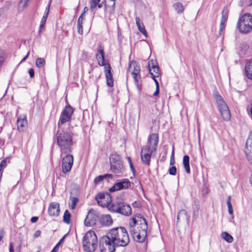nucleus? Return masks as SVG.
<instances>
[{
  "mask_svg": "<svg viewBox=\"0 0 252 252\" xmlns=\"http://www.w3.org/2000/svg\"><path fill=\"white\" fill-rule=\"evenodd\" d=\"M136 222V223H135V225L138 226V229L139 230H141L142 229L141 228V222L142 223V221H137Z\"/></svg>",
  "mask_w": 252,
  "mask_h": 252,
  "instance_id": "obj_56",
  "label": "nucleus"
},
{
  "mask_svg": "<svg viewBox=\"0 0 252 252\" xmlns=\"http://www.w3.org/2000/svg\"><path fill=\"white\" fill-rule=\"evenodd\" d=\"M126 158H127V161L129 164V166H130L131 170L132 171V172L133 173H134L135 169H134V166L133 165V164H132V161H131L130 158L129 157H127Z\"/></svg>",
  "mask_w": 252,
  "mask_h": 252,
  "instance_id": "obj_43",
  "label": "nucleus"
},
{
  "mask_svg": "<svg viewBox=\"0 0 252 252\" xmlns=\"http://www.w3.org/2000/svg\"><path fill=\"white\" fill-rule=\"evenodd\" d=\"M214 97L221 117L224 121H227L230 119V113L228 106L221 95L218 93L214 94Z\"/></svg>",
  "mask_w": 252,
  "mask_h": 252,
  "instance_id": "obj_6",
  "label": "nucleus"
},
{
  "mask_svg": "<svg viewBox=\"0 0 252 252\" xmlns=\"http://www.w3.org/2000/svg\"><path fill=\"white\" fill-rule=\"evenodd\" d=\"M38 220V217H33L31 218V221L32 223L36 222Z\"/></svg>",
  "mask_w": 252,
  "mask_h": 252,
  "instance_id": "obj_53",
  "label": "nucleus"
},
{
  "mask_svg": "<svg viewBox=\"0 0 252 252\" xmlns=\"http://www.w3.org/2000/svg\"><path fill=\"white\" fill-rule=\"evenodd\" d=\"M65 237V236H63L60 240V241L58 243V244L56 245V246H57L58 248H59V246L63 243V241L64 240V238Z\"/></svg>",
  "mask_w": 252,
  "mask_h": 252,
  "instance_id": "obj_57",
  "label": "nucleus"
},
{
  "mask_svg": "<svg viewBox=\"0 0 252 252\" xmlns=\"http://www.w3.org/2000/svg\"><path fill=\"white\" fill-rule=\"evenodd\" d=\"M183 164L186 171L187 173L190 172L189 166V157L188 155H185L183 157Z\"/></svg>",
  "mask_w": 252,
  "mask_h": 252,
  "instance_id": "obj_26",
  "label": "nucleus"
},
{
  "mask_svg": "<svg viewBox=\"0 0 252 252\" xmlns=\"http://www.w3.org/2000/svg\"><path fill=\"white\" fill-rule=\"evenodd\" d=\"M98 204L102 207L108 206L111 202V197L108 192H100L95 196Z\"/></svg>",
  "mask_w": 252,
  "mask_h": 252,
  "instance_id": "obj_12",
  "label": "nucleus"
},
{
  "mask_svg": "<svg viewBox=\"0 0 252 252\" xmlns=\"http://www.w3.org/2000/svg\"><path fill=\"white\" fill-rule=\"evenodd\" d=\"M158 142V134L153 133L148 137V143L141 148V159L143 163L150 165L152 154L155 152Z\"/></svg>",
  "mask_w": 252,
  "mask_h": 252,
  "instance_id": "obj_3",
  "label": "nucleus"
},
{
  "mask_svg": "<svg viewBox=\"0 0 252 252\" xmlns=\"http://www.w3.org/2000/svg\"><path fill=\"white\" fill-rule=\"evenodd\" d=\"M159 92V87H156V90L155 92L154 93V96H157L158 95Z\"/></svg>",
  "mask_w": 252,
  "mask_h": 252,
  "instance_id": "obj_54",
  "label": "nucleus"
},
{
  "mask_svg": "<svg viewBox=\"0 0 252 252\" xmlns=\"http://www.w3.org/2000/svg\"><path fill=\"white\" fill-rule=\"evenodd\" d=\"M41 234V231L39 230H36L34 234H33V237L34 238H37L38 236H39Z\"/></svg>",
  "mask_w": 252,
  "mask_h": 252,
  "instance_id": "obj_50",
  "label": "nucleus"
},
{
  "mask_svg": "<svg viewBox=\"0 0 252 252\" xmlns=\"http://www.w3.org/2000/svg\"><path fill=\"white\" fill-rule=\"evenodd\" d=\"M45 61L43 58H38L35 61L36 66L38 68L44 66Z\"/></svg>",
  "mask_w": 252,
  "mask_h": 252,
  "instance_id": "obj_32",
  "label": "nucleus"
},
{
  "mask_svg": "<svg viewBox=\"0 0 252 252\" xmlns=\"http://www.w3.org/2000/svg\"><path fill=\"white\" fill-rule=\"evenodd\" d=\"M227 18V10L225 11L223 10L222 11V15L221 17L220 24H225V22L226 21Z\"/></svg>",
  "mask_w": 252,
  "mask_h": 252,
  "instance_id": "obj_36",
  "label": "nucleus"
},
{
  "mask_svg": "<svg viewBox=\"0 0 252 252\" xmlns=\"http://www.w3.org/2000/svg\"><path fill=\"white\" fill-rule=\"evenodd\" d=\"M100 0H91V9H94L98 4Z\"/></svg>",
  "mask_w": 252,
  "mask_h": 252,
  "instance_id": "obj_38",
  "label": "nucleus"
},
{
  "mask_svg": "<svg viewBox=\"0 0 252 252\" xmlns=\"http://www.w3.org/2000/svg\"><path fill=\"white\" fill-rule=\"evenodd\" d=\"M174 164H175V160H174V149L173 148L172 152V154H171V158H170V164L171 165H173Z\"/></svg>",
  "mask_w": 252,
  "mask_h": 252,
  "instance_id": "obj_45",
  "label": "nucleus"
},
{
  "mask_svg": "<svg viewBox=\"0 0 252 252\" xmlns=\"http://www.w3.org/2000/svg\"><path fill=\"white\" fill-rule=\"evenodd\" d=\"M63 158L62 159V171L64 173H66L70 171L73 163V157L69 154Z\"/></svg>",
  "mask_w": 252,
  "mask_h": 252,
  "instance_id": "obj_14",
  "label": "nucleus"
},
{
  "mask_svg": "<svg viewBox=\"0 0 252 252\" xmlns=\"http://www.w3.org/2000/svg\"><path fill=\"white\" fill-rule=\"evenodd\" d=\"M58 251V248L57 246H55L53 250L51 251V252H57Z\"/></svg>",
  "mask_w": 252,
  "mask_h": 252,
  "instance_id": "obj_60",
  "label": "nucleus"
},
{
  "mask_svg": "<svg viewBox=\"0 0 252 252\" xmlns=\"http://www.w3.org/2000/svg\"><path fill=\"white\" fill-rule=\"evenodd\" d=\"M9 250V252H14V245H13V243H10Z\"/></svg>",
  "mask_w": 252,
  "mask_h": 252,
  "instance_id": "obj_52",
  "label": "nucleus"
},
{
  "mask_svg": "<svg viewBox=\"0 0 252 252\" xmlns=\"http://www.w3.org/2000/svg\"><path fill=\"white\" fill-rule=\"evenodd\" d=\"M224 28H225V24L220 23V30H219V34L220 35L221 34V33L223 32V31L224 30Z\"/></svg>",
  "mask_w": 252,
  "mask_h": 252,
  "instance_id": "obj_46",
  "label": "nucleus"
},
{
  "mask_svg": "<svg viewBox=\"0 0 252 252\" xmlns=\"http://www.w3.org/2000/svg\"><path fill=\"white\" fill-rule=\"evenodd\" d=\"M104 248H100V252H114L115 251H111L110 247H104Z\"/></svg>",
  "mask_w": 252,
  "mask_h": 252,
  "instance_id": "obj_44",
  "label": "nucleus"
},
{
  "mask_svg": "<svg viewBox=\"0 0 252 252\" xmlns=\"http://www.w3.org/2000/svg\"><path fill=\"white\" fill-rule=\"evenodd\" d=\"M83 20V16L80 15L77 20V25H82Z\"/></svg>",
  "mask_w": 252,
  "mask_h": 252,
  "instance_id": "obj_49",
  "label": "nucleus"
},
{
  "mask_svg": "<svg viewBox=\"0 0 252 252\" xmlns=\"http://www.w3.org/2000/svg\"><path fill=\"white\" fill-rule=\"evenodd\" d=\"M181 220H186L188 223H189V220L187 212L184 209L180 210L178 213L177 216V223H179Z\"/></svg>",
  "mask_w": 252,
  "mask_h": 252,
  "instance_id": "obj_22",
  "label": "nucleus"
},
{
  "mask_svg": "<svg viewBox=\"0 0 252 252\" xmlns=\"http://www.w3.org/2000/svg\"><path fill=\"white\" fill-rule=\"evenodd\" d=\"M110 169L115 174H122L124 170L123 162L119 155L117 153H112L110 157Z\"/></svg>",
  "mask_w": 252,
  "mask_h": 252,
  "instance_id": "obj_8",
  "label": "nucleus"
},
{
  "mask_svg": "<svg viewBox=\"0 0 252 252\" xmlns=\"http://www.w3.org/2000/svg\"><path fill=\"white\" fill-rule=\"evenodd\" d=\"M78 32L81 34H83V26L82 25H77Z\"/></svg>",
  "mask_w": 252,
  "mask_h": 252,
  "instance_id": "obj_47",
  "label": "nucleus"
},
{
  "mask_svg": "<svg viewBox=\"0 0 252 252\" xmlns=\"http://www.w3.org/2000/svg\"><path fill=\"white\" fill-rule=\"evenodd\" d=\"M88 10V8L87 7H84L83 9V11L82 12L81 15L84 16L85 13Z\"/></svg>",
  "mask_w": 252,
  "mask_h": 252,
  "instance_id": "obj_59",
  "label": "nucleus"
},
{
  "mask_svg": "<svg viewBox=\"0 0 252 252\" xmlns=\"http://www.w3.org/2000/svg\"><path fill=\"white\" fill-rule=\"evenodd\" d=\"M198 210H199V207L198 206V205H196V210L193 213V216H198Z\"/></svg>",
  "mask_w": 252,
  "mask_h": 252,
  "instance_id": "obj_55",
  "label": "nucleus"
},
{
  "mask_svg": "<svg viewBox=\"0 0 252 252\" xmlns=\"http://www.w3.org/2000/svg\"><path fill=\"white\" fill-rule=\"evenodd\" d=\"M29 73L31 78H33L34 76V71L33 69L30 68L29 70Z\"/></svg>",
  "mask_w": 252,
  "mask_h": 252,
  "instance_id": "obj_48",
  "label": "nucleus"
},
{
  "mask_svg": "<svg viewBox=\"0 0 252 252\" xmlns=\"http://www.w3.org/2000/svg\"><path fill=\"white\" fill-rule=\"evenodd\" d=\"M131 186V182L128 179H123L117 180L113 187L110 188L109 190L110 192H114L122 189H126L129 188Z\"/></svg>",
  "mask_w": 252,
  "mask_h": 252,
  "instance_id": "obj_11",
  "label": "nucleus"
},
{
  "mask_svg": "<svg viewBox=\"0 0 252 252\" xmlns=\"http://www.w3.org/2000/svg\"><path fill=\"white\" fill-rule=\"evenodd\" d=\"M221 236L222 238L228 243H231L233 240L232 236L228 232H223Z\"/></svg>",
  "mask_w": 252,
  "mask_h": 252,
  "instance_id": "obj_30",
  "label": "nucleus"
},
{
  "mask_svg": "<svg viewBox=\"0 0 252 252\" xmlns=\"http://www.w3.org/2000/svg\"><path fill=\"white\" fill-rule=\"evenodd\" d=\"M7 158L3 159L0 163V177H1L3 173V169L7 166Z\"/></svg>",
  "mask_w": 252,
  "mask_h": 252,
  "instance_id": "obj_34",
  "label": "nucleus"
},
{
  "mask_svg": "<svg viewBox=\"0 0 252 252\" xmlns=\"http://www.w3.org/2000/svg\"><path fill=\"white\" fill-rule=\"evenodd\" d=\"M73 112V109L70 105L66 106L62 113L58 123L59 126L70 121Z\"/></svg>",
  "mask_w": 252,
  "mask_h": 252,
  "instance_id": "obj_13",
  "label": "nucleus"
},
{
  "mask_svg": "<svg viewBox=\"0 0 252 252\" xmlns=\"http://www.w3.org/2000/svg\"><path fill=\"white\" fill-rule=\"evenodd\" d=\"M136 24L138 27V30L139 32L143 34L146 37H148L147 32L145 29V26L143 23V22L141 21L140 19L136 17L135 18Z\"/></svg>",
  "mask_w": 252,
  "mask_h": 252,
  "instance_id": "obj_23",
  "label": "nucleus"
},
{
  "mask_svg": "<svg viewBox=\"0 0 252 252\" xmlns=\"http://www.w3.org/2000/svg\"><path fill=\"white\" fill-rule=\"evenodd\" d=\"M129 243V237L126 229L117 227L110 229L106 235L99 240V248L110 247L111 251H115L118 247H126Z\"/></svg>",
  "mask_w": 252,
  "mask_h": 252,
  "instance_id": "obj_1",
  "label": "nucleus"
},
{
  "mask_svg": "<svg viewBox=\"0 0 252 252\" xmlns=\"http://www.w3.org/2000/svg\"><path fill=\"white\" fill-rule=\"evenodd\" d=\"M128 70L130 72L134 79L135 84L139 90L140 88L139 81L141 80L140 75V66L135 61H131L128 66Z\"/></svg>",
  "mask_w": 252,
  "mask_h": 252,
  "instance_id": "obj_10",
  "label": "nucleus"
},
{
  "mask_svg": "<svg viewBox=\"0 0 252 252\" xmlns=\"http://www.w3.org/2000/svg\"><path fill=\"white\" fill-rule=\"evenodd\" d=\"M231 196H229L227 198V202H226L227 205L228 207V213L230 215L232 214L233 212L232 206V204L231 203Z\"/></svg>",
  "mask_w": 252,
  "mask_h": 252,
  "instance_id": "obj_35",
  "label": "nucleus"
},
{
  "mask_svg": "<svg viewBox=\"0 0 252 252\" xmlns=\"http://www.w3.org/2000/svg\"><path fill=\"white\" fill-rule=\"evenodd\" d=\"M245 72L247 77L252 80V58L246 63L245 66Z\"/></svg>",
  "mask_w": 252,
  "mask_h": 252,
  "instance_id": "obj_21",
  "label": "nucleus"
},
{
  "mask_svg": "<svg viewBox=\"0 0 252 252\" xmlns=\"http://www.w3.org/2000/svg\"><path fill=\"white\" fill-rule=\"evenodd\" d=\"M155 67H158V63L153 59L150 60L148 62L149 70Z\"/></svg>",
  "mask_w": 252,
  "mask_h": 252,
  "instance_id": "obj_37",
  "label": "nucleus"
},
{
  "mask_svg": "<svg viewBox=\"0 0 252 252\" xmlns=\"http://www.w3.org/2000/svg\"><path fill=\"white\" fill-rule=\"evenodd\" d=\"M71 208L74 209L77 202H78V199L77 197H72L71 199Z\"/></svg>",
  "mask_w": 252,
  "mask_h": 252,
  "instance_id": "obj_41",
  "label": "nucleus"
},
{
  "mask_svg": "<svg viewBox=\"0 0 252 252\" xmlns=\"http://www.w3.org/2000/svg\"><path fill=\"white\" fill-rule=\"evenodd\" d=\"M104 68L107 85L109 87H112L114 85L113 78L111 73V67L110 64L106 63Z\"/></svg>",
  "mask_w": 252,
  "mask_h": 252,
  "instance_id": "obj_18",
  "label": "nucleus"
},
{
  "mask_svg": "<svg viewBox=\"0 0 252 252\" xmlns=\"http://www.w3.org/2000/svg\"><path fill=\"white\" fill-rule=\"evenodd\" d=\"M129 231L137 242L145 241L147 234L148 224L146 219L140 214L135 215L129 222Z\"/></svg>",
  "mask_w": 252,
  "mask_h": 252,
  "instance_id": "obj_2",
  "label": "nucleus"
},
{
  "mask_svg": "<svg viewBox=\"0 0 252 252\" xmlns=\"http://www.w3.org/2000/svg\"><path fill=\"white\" fill-rule=\"evenodd\" d=\"M70 218L71 215L69 212L67 210H65L63 215V221L67 224H69L70 221Z\"/></svg>",
  "mask_w": 252,
  "mask_h": 252,
  "instance_id": "obj_33",
  "label": "nucleus"
},
{
  "mask_svg": "<svg viewBox=\"0 0 252 252\" xmlns=\"http://www.w3.org/2000/svg\"><path fill=\"white\" fill-rule=\"evenodd\" d=\"M173 6L178 14H181L184 11V6L180 2L175 3Z\"/></svg>",
  "mask_w": 252,
  "mask_h": 252,
  "instance_id": "obj_29",
  "label": "nucleus"
},
{
  "mask_svg": "<svg viewBox=\"0 0 252 252\" xmlns=\"http://www.w3.org/2000/svg\"><path fill=\"white\" fill-rule=\"evenodd\" d=\"M97 216L94 213V210L89 211L85 220L84 223L86 226H92L95 224Z\"/></svg>",
  "mask_w": 252,
  "mask_h": 252,
  "instance_id": "obj_17",
  "label": "nucleus"
},
{
  "mask_svg": "<svg viewBox=\"0 0 252 252\" xmlns=\"http://www.w3.org/2000/svg\"><path fill=\"white\" fill-rule=\"evenodd\" d=\"M28 126L27 117L25 115L19 116L17 120V127L18 130L20 132L24 131Z\"/></svg>",
  "mask_w": 252,
  "mask_h": 252,
  "instance_id": "obj_16",
  "label": "nucleus"
},
{
  "mask_svg": "<svg viewBox=\"0 0 252 252\" xmlns=\"http://www.w3.org/2000/svg\"><path fill=\"white\" fill-rule=\"evenodd\" d=\"M5 234V232L3 229H0V241L2 240Z\"/></svg>",
  "mask_w": 252,
  "mask_h": 252,
  "instance_id": "obj_51",
  "label": "nucleus"
},
{
  "mask_svg": "<svg viewBox=\"0 0 252 252\" xmlns=\"http://www.w3.org/2000/svg\"><path fill=\"white\" fill-rule=\"evenodd\" d=\"M109 209L112 212L119 213L126 216L130 215L132 212L130 205L123 202H117L112 203L110 206Z\"/></svg>",
  "mask_w": 252,
  "mask_h": 252,
  "instance_id": "obj_9",
  "label": "nucleus"
},
{
  "mask_svg": "<svg viewBox=\"0 0 252 252\" xmlns=\"http://www.w3.org/2000/svg\"><path fill=\"white\" fill-rule=\"evenodd\" d=\"M250 3L249 5H250V6H251V5H252V0H250Z\"/></svg>",
  "mask_w": 252,
  "mask_h": 252,
  "instance_id": "obj_63",
  "label": "nucleus"
},
{
  "mask_svg": "<svg viewBox=\"0 0 252 252\" xmlns=\"http://www.w3.org/2000/svg\"><path fill=\"white\" fill-rule=\"evenodd\" d=\"M237 27L240 32L247 33L252 30V16L246 13L239 19Z\"/></svg>",
  "mask_w": 252,
  "mask_h": 252,
  "instance_id": "obj_7",
  "label": "nucleus"
},
{
  "mask_svg": "<svg viewBox=\"0 0 252 252\" xmlns=\"http://www.w3.org/2000/svg\"><path fill=\"white\" fill-rule=\"evenodd\" d=\"M99 54L96 55V58L98 61V64L100 66H104L108 63H107L104 62V52L103 49H99L98 50Z\"/></svg>",
  "mask_w": 252,
  "mask_h": 252,
  "instance_id": "obj_24",
  "label": "nucleus"
},
{
  "mask_svg": "<svg viewBox=\"0 0 252 252\" xmlns=\"http://www.w3.org/2000/svg\"><path fill=\"white\" fill-rule=\"evenodd\" d=\"M29 55V51L28 52V53H27L26 56L21 61L22 62L25 61L27 59V58L28 57Z\"/></svg>",
  "mask_w": 252,
  "mask_h": 252,
  "instance_id": "obj_61",
  "label": "nucleus"
},
{
  "mask_svg": "<svg viewBox=\"0 0 252 252\" xmlns=\"http://www.w3.org/2000/svg\"><path fill=\"white\" fill-rule=\"evenodd\" d=\"M97 238L94 231H88L82 239L83 249L86 252H94L96 248Z\"/></svg>",
  "mask_w": 252,
  "mask_h": 252,
  "instance_id": "obj_5",
  "label": "nucleus"
},
{
  "mask_svg": "<svg viewBox=\"0 0 252 252\" xmlns=\"http://www.w3.org/2000/svg\"><path fill=\"white\" fill-rule=\"evenodd\" d=\"M113 220L110 215H103L100 219V224L104 226H110L113 223Z\"/></svg>",
  "mask_w": 252,
  "mask_h": 252,
  "instance_id": "obj_20",
  "label": "nucleus"
},
{
  "mask_svg": "<svg viewBox=\"0 0 252 252\" xmlns=\"http://www.w3.org/2000/svg\"><path fill=\"white\" fill-rule=\"evenodd\" d=\"M97 6L99 8H100L102 7V3H100V4H98L97 5Z\"/></svg>",
  "mask_w": 252,
  "mask_h": 252,
  "instance_id": "obj_62",
  "label": "nucleus"
},
{
  "mask_svg": "<svg viewBox=\"0 0 252 252\" xmlns=\"http://www.w3.org/2000/svg\"><path fill=\"white\" fill-rule=\"evenodd\" d=\"M49 10H50V4H48L47 5V6L46 7L44 15L42 16V18H44L46 19H47L48 14H49Z\"/></svg>",
  "mask_w": 252,
  "mask_h": 252,
  "instance_id": "obj_42",
  "label": "nucleus"
},
{
  "mask_svg": "<svg viewBox=\"0 0 252 252\" xmlns=\"http://www.w3.org/2000/svg\"><path fill=\"white\" fill-rule=\"evenodd\" d=\"M156 78L157 77H154V78H152L154 80V81L156 85V87H159V83H158V80L156 79Z\"/></svg>",
  "mask_w": 252,
  "mask_h": 252,
  "instance_id": "obj_58",
  "label": "nucleus"
},
{
  "mask_svg": "<svg viewBox=\"0 0 252 252\" xmlns=\"http://www.w3.org/2000/svg\"><path fill=\"white\" fill-rule=\"evenodd\" d=\"M168 172L171 175H175L177 172L176 167L174 166H172L169 169Z\"/></svg>",
  "mask_w": 252,
  "mask_h": 252,
  "instance_id": "obj_39",
  "label": "nucleus"
},
{
  "mask_svg": "<svg viewBox=\"0 0 252 252\" xmlns=\"http://www.w3.org/2000/svg\"><path fill=\"white\" fill-rule=\"evenodd\" d=\"M107 178H112V175L110 174H106L103 175H100L96 177L94 181V183L95 185H98L100 182L102 181L104 179H106Z\"/></svg>",
  "mask_w": 252,
  "mask_h": 252,
  "instance_id": "obj_27",
  "label": "nucleus"
},
{
  "mask_svg": "<svg viewBox=\"0 0 252 252\" xmlns=\"http://www.w3.org/2000/svg\"><path fill=\"white\" fill-rule=\"evenodd\" d=\"M149 72L152 78L158 77L160 75L159 67H155L153 68H150Z\"/></svg>",
  "mask_w": 252,
  "mask_h": 252,
  "instance_id": "obj_28",
  "label": "nucleus"
},
{
  "mask_svg": "<svg viewBox=\"0 0 252 252\" xmlns=\"http://www.w3.org/2000/svg\"><path fill=\"white\" fill-rule=\"evenodd\" d=\"M245 153L248 161L252 163V131H250L246 141Z\"/></svg>",
  "mask_w": 252,
  "mask_h": 252,
  "instance_id": "obj_15",
  "label": "nucleus"
},
{
  "mask_svg": "<svg viewBox=\"0 0 252 252\" xmlns=\"http://www.w3.org/2000/svg\"><path fill=\"white\" fill-rule=\"evenodd\" d=\"M56 138L62 154H69L71 152L73 142L72 135L70 132L63 129L58 130L56 134Z\"/></svg>",
  "mask_w": 252,
  "mask_h": 252,
  "instance_id": "obj_4",
  "label": "nucleus"
},
{
  "mask_svg": "<svg viewBox=\"0 0 252 252\" xmlns=\"http://www.w3.org/2000/svg\"><path fill=\"white\" fill-rule=\"evenodd\" d=\"M5 59L6 55L5 52L3 50L0 49V70L1 69Z\"/></svg>",
  "mask_w": 252,
  "mask_h": 252,
  "instance_id": "obj_31",
  "label": "nucleus"
},
{
  "mask_svg": "<svg viewBox=\"0 0 252 252\" xmlns=\"http://www.w3.org/2000/svg\"><path fill=\"white\" fill-rule=\"evenodd\" d=\"M60 212V205L57 202H52L48 208V214L51 216H58Z\"/></svg>",
  "mask_w": 252,
  "mask_h": 252,
  "instance_id": "obj_19",
  "label": "nucleus"
},
{
  "mask_svg": "<svg viewBox=\"0 0 252 252\" xmlns=\"http://www.w3.org/2000/svg\"><path fill=\"white\" fill-rule=\"evenodd\" d=\"M115 1L111 0L110 2H106L105 3L106 12L108 13L110 15L113 14L115 11Z\"/></svg>",
  "mask_w": 252,
  "mask_h": 252,
  "instance_id": "obj_25",
  "label": "nucleus"
},
{
  "mask_svg": "<svg viewBox=\"0 0 252 252\" xmlns=\"http://www.w3.org/2000/svg\"><path fill=\"white\" fill-rule=\"evenodd\" d=\"M28 0H26L25 1V4H24V5H26V3H27V1H28Z\"/></svg>",
  "mask_w": 252,
  "mask_h": 252,
  "instance_id": "obj_64",
  "label": "nucleus"
},
{
  "mask_svg": "<svg viewBox=\"0 0 252 252\" xmlns=\"http://www.w3.org/2000/svg\"><path fill=\"white\" fill-rule=\"evenodd\" d=\"M46 20H47V19L42 18L41 21H40V24L39 25V30L38 31L39 33H40V32H41V29L44 27V26L46 24Z\"/></svg>",
  "mask_w": 252,
  "mask_h": 252,
  "instance_id": "obj_40",
  "label": "nucleus"
}]
</instances>
